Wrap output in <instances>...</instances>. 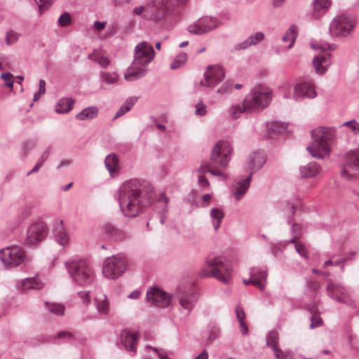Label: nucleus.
Returning a JSON list of instances; mask_svg holds the SVG:
<instances>
[{
	"label": "nucleus",
	"mask_w": 359,
	"mask_h": 359,
	"mask_svg": "<svg viewBox=\"0 0 359 359\" xmlns=\"http://www.w3.org/2000/svg\"><path fill=\"white\" fill-rule=\"evenodd\" d=\"M103 231L107 235L115 239L120 238L122 234L121 230L109 222L104 224Z\"/></svg>",
	"instance_id": "c03bdc74"
},
{
	"label": "nucleus",
	"mask_w": 359,
	"mask_h": 359,
	"mask_svg": "<svg viewBox=\"0 0 359 359\" xmlns=\"http://www.w3.org/2000/svg\"><path fill=\"white\" fill-rule=\"evenodd\" d=\"M146 8H147V2L145 3V5L135 6L133 9L132 13L134 15L142 16V18H144V13L146 12Z\"/></svg>",
	"instance_id": "052dcab7"
},
{
	"label": "nucleus",
	"mask_w": 359,
	"mask_h": 359,
	"mask_svg": "<svg viewBox=\"0 0 359 359\" xmlns=\"http://www.w3.org/2000/svg\"><path fill=\"white\" fill-rule=\"evenodd\" d=\"M264 38V34L262 32H257L250 35L247 39L238 43L234 46L235 50H245L248 48L255 46L261 42Z\"/></svg>",
	"instance_id": "393cba45"
},
{
	"label": "nucleus",
	"mask_w": 359,
	"mask_h": 359,
	"mask_svg": "<svg viewBox=\"0 0 359 359\" xmlns=\"http://www.w3.org/2000/svg\"><path fill=\"white\" fill-rule=\"evenodd\" d=\"M317 93L315 86L311 81H302L297 83L293 88L292 98L296 101L316 97Z\"/></svg>",
	"instance_id": "f3484780"
},
{
	"label": "nucleus",
	"mask_w": 359,
	"mask_h": 359,
	"mask_svg": "<svg viewBox=\"0 0 359 359\" xmlns=\"http://www.w3.org/2000/svg\"><path fill=\"white\" fill-rule=\"evenodd\" d=\"M322 169L316 162H309L299 167V174L302 178H311L318 175Z\"/></svg>",
	"instance_id": "a878e982"
},
{
	"label": "nucleus",
	"mask_w": 359,
	"mask_h": 359,
	"mask_svg": "<svg viewBox=\"0 0 359 359\" xmlns=\"http://www.w3.org/2000/svg\"><path fill=\"white\" fill-rule=\"evenodd\" d=\"M212 168L213 167H212L211 163L205 162V163H202L200 165V166L196 169L195 172H197L198 175H203L206 172L211 173Z\"/></svg>",
	"instance_id": "864d4df0"
},
{
	"label": "nucleus",
	"mask_w": 359,
	"mask_h": 359,
	"mask_svg": "<svg viewBox=\"0 0 359 359\" xmlns=\"http://www.w3.org/2000/svg\"><path fill=\"white\" fill-rule=\"evenodd\" d=\"M104 163L107 169L111 175L116 172L118 166V158L114 154H109L104 160Z\"/></svg>",
	"instance_id": "a19ab883"
},
{
	"label": "nucleus",
	"mask_w": 359,
	"mask_h": 359,
	"mask_svg": "<svg viewBox=\"0 0 359 359\" xmlns=\"http://www.w3.org/2000/svg\"><path fill=\"white\" fill-rule=\"evenodd\" d=\"M65 268L75 284L86 286L94 280L95 272L85 259H72L65 262Z\"/></svg>",
	"instance_id": "20e7f679"
},
{
	"label": "nucleus",
	"mask_w": 359,
	"mask_h": 359,
	"mask_svg": "<svg viewBox=\"0 0 359 359\" xmlns=\"http://www.w3.org/2000/svg\"><path fill=\"white\" fill-rule=\"evenodd\" d=\"M211 175L218 177L222 180H225L227 178V175L219 168H214L211 171Z\"/></svg>",
	"instance_id": "774afa93"
},
{
	"label": "nucleus",
	"mask_w": 359,
	"mask_h": 359,
	"mask_svg": "<svg viewBox=\"0 0 359 359\" xmlns=\"http://www.w3.org/2000/svg\"><path fill=\"white\" fill-rule=\"evenodd\" d=\"M271 90L266 86L254 87L244 98L247 109L255 111L266 107L271 101Z\"/></svg>",
	"instance_id": "423d86ee"
},
{
	"label": "nucleus",
	"mask_w": 359,
	"mask_h": 359,
	"mask_svg": "<svg viewBox=\"0 0 359 359\" xmlns=\"http://www.w3.org/2000/svg\"><path fill=\"white\" fill-rule=\"evenodd\" d=\"M357 171H359V149L351 150L344 155L341 175L348 179L355 176Z\"/></svg>",
	"instance_id": "4468645a"
},
{
	"label": "nucleus",
	"mask_w": 359,
	"mask_h": 359,
	"mask_svg": "<svg viewBox=\"0 0 359 359\" xmlns=\"http://www.w3.org/2000/svg\"><path fill=\"white\" fill-rule=\"evenodd\" d=\"M176 295L180 306V311L183 314L184 318L188 317L197 300L195 289L193 287L180 288Z\"/></svg>",
	"instance_id": "9b49d317"
},
{
	"label": "nucleus",
	"mask_w": 359,
	"mask_h": 359,
	"mask_svg": "<svg viewBox=\"0 0 359 359\" xmlns=\"http://www.w3.org/2000/svg\"><path fill=\"white\" fill-rule=\"evenodd\" d=\"M252 174L250 173L245 179L238 180L232 185V191L235 198L239 201L246 193L250 187Z\"/></svg>",
	"instance_id": "4be33fe9"
},
{
	"label": "nucleus",
	"mask_w": 359,
	"mask_h": 359,
	"mask_svg": "<svg viewBox=\"0 0 359 359\" xmlns=\"http://www.w3.org/2000/svg\"><path fill=\"white\" fill-rule=\"evenodd\" d=\"M225 77L224 69L219 65L208 66L204 73V79L199 82L201 86L213 88Z\"/></svg>",
	"instance_id": "dca6fc26"
},
{
	"label": "nucleus",
	"mask_w": 359,
	"mask_h": 359,
	"mask_svg": "<svg viewBox=\"0 0 359 359\" xmlns=\"http://www.w3.org/2000/svg\"><path fill=\"white\" fill-rule=\"evenodd\" d=\"M55 238L56 241L62 246H65L69 243V238L63 227L60 224L55 230Z\"/></svg>",
	"instance_id": "79ce46f5"
},
{
	"label": "nucleus",
	"mask_w": 359,
	"mask_h": 359,
	"mask_svg": "<svg viewBox=\"0 0 359 359\" xmlns=\"http://www.w3.org/2000/svg\"><path fill=\"white\" fill-rule=\"evenodd\" d=\"M309 310L312 314L311 317L310 328L314 329L321 325L323 324V320L319 316L318 304L316 303L315 305L309 308Z\"/></svg>",
	"instance_id": "f704fd0d"
},
{
	"label": "nucleus",
	"mask_w": 359,
	"mask_h": 359,
	"mask_svg": "<svg viewBox=\"0 0 359 359\" xmlns=\"http://www.w3.org/2000/svg\"><path fill=\"white\" fill-rule=\"evenodd\" d=\"M128 269V260L125 255L117 254L107 257L103 263L102 274L108 278L115 280L121 276Z\"/></svg>",
	"instance_id": "1a4fd4ad"
},
{
	"label": "nucleus",
	"mask_w": 359,
	"mask_h": 359,
	"mask_svg": "<svg viewBox=\"0 0 359 359\" xmlns=\"http://www.w3.org/2000/svg\"><path fill=\"white\" fill-rule=\"evenodd\" d=\"M357 24L353 15L341 14L337 15L330 24L329 32L332 38L346 37L354 29Z\"/></svg>",
	"instance_id": "6e6552de"
},
{
	"label": "nucleus",
	"mask_w": 359,
	"mask_h": 359,
	"mask_svg": "<svg viewBox=\"0 0 359 359\" xmlns=\"http://www.w3.org/2000/svg\"><path fill=\"white\" fill-rule=\"evenodd\" d=\"M18 34L16 32L11 30L6 33V43L7 45L13 44L14 43H15L18 41Z\"/></svg>",
	"instance_id": "bf43d9fd"
},
{
	"label": "nucleus",
	"mask_w": 359,
	"mask_h": 359,
	"mask_svg": "<svg viewBox=\"0 0 359 359\" xmlns=\"http://www.w3.org/2000/svg\"><path fill=\"white\" fill-rule=\"evenodd\" d=\"M292 233L294 234V237L290 240V242L295 243L296 251L300 255L305 257L306 255V252L304 250V247L302 244L296 243V241H295L296 238L298 237L300 234L299 225H297V224H293L292 226Z\"/></svg>",
	"instance_id": "ea45409f"
},
{
	"label": "nucleus",
	"mask_w": 359,
	"mask_h": 359,
	"mask_svg": "<svg viewBox=\"0 0 359 359\" xmlns=\"http://www.w3.org/2000/svg\"><path fill=\"white\" fill-rule=\"evenodd\" d=\"M74 104V100L72 98L62 97L55 104V111L57 114H67L72 110Z\"/></svg>",
	"instance_id": "c756f323"
},
{
	"label": "nucleus",
	"mask_w": 359,
	"mask_h": 359,
	"mask_svg": "<svg viewBox=\"0 0 359 359\" xmlns=\"http://www.w3.org/2000/svg\"><path fill=\"white\" fill-rule=\"evenodd\" d=\"M44 304L50 313L57 316L64 315L65 306L62 304L57 303H49L48 302H45Z\"/></svg>",
	"instance_id": "a18cd8bd"
},
{
	"label": "nucleus",
	"mask_w": 359,
	"mask_h": 359,
	"mask_svg": "<svg viewBox=\"0 0 359 359\" xmlns=\"http://www.w3.org/2000/svg\"><path fill=\"white\" fill-rule=\"evenodd\" d=\"M195 113L196 115L200 116L205 115V114L207 113L205 104H204L203 102L198 103L196 105Z\"/></svg>",
	"instance_id": "680f3d73"
},
{
	"label": "nucleus",
	"mask_w": 359,
	"mask_h": 359,
	"mask_svg": "<svg viewBox=\"0 0 359 359\" xmlns=\"http://www.w3.org/2000/svg\"><path fill=\"white\" fill-rule=\"evenodd\" d=\"M206 265L210 269H202L199 272L201 277H214L219 282L229 284L231 278L232 266L231 262L224 257H208Z\"/></svg>",
	"instance_id": "39448f33"
},
{
	"label": "nucleus",
	"mask_w": 359,
	"mask_h": 359,
	"mask_svg": "<svg viewBox=\"0 0 359 359\" xmlns=\"http://www.w3.org/2000/svg\"><path fill=\"white\" fill-rule=\"evenodd\" d=\"M311 46L313 49H315V50L319 49V50H322L324 51L326 50H334L337 48V45L334 43H332V44L323 43V44H320V45L312 43Z\"/></svg>",
	"instance_id": "4d7b16f0"
},
{
	"label": "nucleus",
	"mask_w": 359,
	"mask_h": 359,
	"mask_svg": "<svg viewBox=\"0 0 359 359\" xmlns=\"http://www.w3.org/2000/svg\"><path fill=\"white\" fill-rule=\"evenodd\" d=\"M100 77L102 81L108 85L116 83L119 79V76L116 72H100Z\"/></svg>",
	"instance_id": "37998d69"
},
{
	"label": "nucleus",
	"mask_w": 359,
	"mask_h": 359,
	"mask_svg": "<svg viewBox=\"0 0 359 359\" xmlns=\"http://www.w3.org/2000/svg\"><path fill=\"white\" fill-rule=\"evenodd\" d=\"M78 296L81 299L83 304H88L90 302L91 298L88 292H78Z\"/></svg>",
	"instance_id": "e2e57ef3"
},
{
	"label": "nucleus",
	"mask_w": 359,
	"mask_h": 359,
	"mask_svg": "<svg viewBox=\"0 0 359 359\" xmlns=\"http://www.w3.org/2000/svg\"><path fill=\"white\" fill-rule=\"evenodd\" d=\"M169 203V198L165 196V193H161L158 196L157 204L160 206V214H161V223L163 224L165 221V215L168 212V204Z\"/></svg>",
	"instance_id": "4c0bfd02"
},
{
	"label": "nucleus",
	"mask_w": 359,
	"mask_h": 359,
	"mask_svg": "<svg viewBox=\"0 0 359 359\" xmlns=\"http://www.w3.org/2000/svg\"><path fill=\"white\" fill-rule=\"evenodd\" d=\"M210 215L215 230H217L220 226L222 219L224 217V212L220 208H213L210 210Z\"/></svg>",
	"instance_id": "72a5a7b5"
},
{
	"label": "nucleus",
	"mask_w": 359,
	"mask_h": 359,
	"mask_svg": "<svg viewBox=\"0 0 359 359\" xmlns=\"http://www.w3.org/2000/svg\"><path fill=\"white\" fill-rule=\"evenodd\" d=\"M51 152V148L50 147H47L43 153L41 154L40 157L38 158L37 161L43 165V163L48 158Z\"/></svg>",
	"instance_id": "0e129e2a"
},
{
	"label": "nucleus",
	"mask_w": 359,
	"mask_h": 359,
	"mask_svg": "<svg viewBox=\"0 0 359 359\" xmlns=\"http://www.w3.org/2000/svg\"><path fill=\"white\" fill-rule=\"evenodd\" d=\"M155 51L152 46L147 41L137 43L134 48V57L131 65L124 74L127 81H133L144 76L147 66L153 60Z\"/></svg>",
	"instance_id": "f03ea898"
},
{
	"label": "nucleus",
	"mask_w": 359,
	"mask_h": 359,
	"mask_svg": "<svg viewBox=\"0 0 359 359\" xmlns=\"http://www.w3.org/2000/svg\"><path fill=\"white\" fill-rule=\"evenodd\" d=\"M250 276L252 279H257L261 285H263V290L267 283L268 273L266 270H259L257 268L250 269Z\"/></svg>",
	"instance_id": "473e14b6"
},
{
	"label": "nucleus",
	"mask_w": 359,
	"mask_h": 359,
	"mask_svg": "<svg viewBox=\"0 0 359 359\" xmlns=\"http://www.w3.org/2000/svg\"><path fill=\"white\" fill-rule=\"evenodd\" d=\"M278 336L276 332H270L266 337V343L273 348L275 356L279 359H292V355L290 352H284L278 348Z\"/></svg>",
	"instance_id": "412c9836"
},
{
	"label": "nucleus",
	"mask_w": 359,
	"mask_h": 359,
	"mask_svg": "<svg viewBox=\"0 0 359 359\" xmlns=\"http://www.w3.org/2000/svg\"><path fill=\"white\" fill-rule=\"evenodd\" d=\"M137 100V98L135 97H131L128 98L126 102L123 104V105L118 109V110L116 111V114L114 116V119L117 118L123 115H124L126 113L129 111L135 105Z\"/></svg>",
	"instance_id": "58836bf2"
},
{
	"label": "nucleus",
	"mask_w": 359,
	"mask_h": 359,
	"mask_svg": "<svg viewBox=\"0 0 359 359\" xmlns=\"http://www.w3.org/2000/svg\"><path fill=\"white\" fill-rule=\"evenodd\" d=\"M209 339L211 340L217 338L220 334L219 327L215 324H210L208 327Z\"/></svg>",
	"instance_id": "6e6d98bb"
},
{
	"label": "nucleus",
	"mask_w": 359,
	"mask_h": 359,
	"mask_svg": "<svg viewBox=\"0 0 359 359\" xmlns=\"http://www.w3.org/2000/svg\"><path fill=\"white\" fill-rule=\"evenodd\" d=\"M72 23L71 15L67 13H63L58 18V24L61 27H66Z\"/></svg>",
	"instance_id": "5fc2aeb1"
},
{
	"label": "nucleus",
	"mask_w": 359,
	"mask_h": 359,
	"mask_svg": "<svg viewBox=\"0 0 359 359\" xmlns=\"http://www.w3.org/2000/svg\"><path fill=\"white\" fill-rule=\"evenodd\" d=\"M48 233L47 226L43 221H36L30 225L27 229L25 244L36 245L43 241Z\"/></svg>",
	"instance_id": "2eb2a0df"
},
{
	"label": "nucleus",
	"mask_w": 359,
	"mask_h": 359,
	"mask_svg": "<svg viewBox=\"0 0 359 359\" xmlns=\"http://www.w3.org/2000/svg\"><path fill=\"white\" fill-rule=\"evenodd\" d=\"M25 259V254L19 247H7L0 250V261L6 267H15L20 265Z\"/></svg>",
	"instance_id": "f8f14e48"
},
{
	"label": "nucleus",
	"mask_w": 359,
	"mask_h": 359,
	"mask_svg": "<svg viewBox=\"0 0 359 359\" xmlns=\"http://www.w3.org/2000/svg\"><path fill=\"white\" fill-rule=\"evenodd\" d=\"M319 288V283L313 280H309L306 285V292L311 293V297H316L318 294V290Z\"/></svg>",
	"instance_id": "8fccbe9b"
},
{
	"label": "nucleus",
	"mask_w": 359,
	"mask_h": 359,
	"mask_svg": "<svg viewBox=\"0 0 359 359\" xmlns=\"http://www.w3.org/2000/svg\"><path fill=\"white\" fill-rule=\"evenodd\" d=\"M88 57L90 60L97 62L104 69L107 68L111 64L107 53L102 50H95L88 55Z\"/></svg>",
	"instance_id": "bb28decb"
},
{
	"label": "nucleus",
	"mask_w": 359,
	"mask_h": 359,
	"mask_svg": "<svg viewBox=\"0 0 359 359\" xmlns=\"http://www.w3.org/2000/svg\"><path fill=\"white\" fill-rule=\"evenodd\" d=\"M98 108L95 106H92L83 109L80 113L76 114V118L80 121L93 119L98 115Z\"/></svg>",
	"instance_id": "2f4dec72"
},
{
	"label": "nucleus",
	"mask_w": 359,
	"mask_h": 359,
	"mask_svg": "<svg viewBox=\"0 0 359 359\" xmlns=\"http://www.w3.org/2000/svg\"><path fill=\"white\" fill-rule=\"evenodd\" d=\"M330 57L331 55L330 53H324L318 54L313 57L312 63L316 74L323 75L325 73L332 63Z\"/></svg>",
	"instance_id": "aec40b11"
},
{
	"label": "nucleus",
	"mask_w": 359,
	"mask_h": 359,
	"mask_svg": "<svg viewBox=\"0 0 359 359\" xmlns=\"http://www.w3.org/2000/svg\"><path fill=\"white\" fill-rule=\"evenodd\" d=\"M267 127L269 130L273 132L274 133H281L286 130L287 125L279 121H274L268 123Z\"/></svg>",
	"instance_id": "de8ad7c7"
},
{
	"label": "nucleus",
	"mask_w": 359,
	"mask_h": 359,
	"mask_svg": "<svg viewBox=\"0 0 359 359\" xmlns=\"http://www.w3.org/2000/svg\"><path fill=\"white\" fill-rule=\"evenodd\" d=\"M233 86V81L227 80L217 90V93L220 95H229L232 92Z\"/></svg>",
	"instance_id": "09e8293b"
},
{
	"label": "nucleus",
	"mask_w": 359,
	"mask_h": 359,
	"mask_svg": "<svg viewBox=\"0 0 359 359\" xmlns=\"http://www.w3.org/2000/svg\"><path fill=\"white\" fill-rule=\"evenodd\" d=\"M233 148L229 142L218 141L212 149L211 160L221 168H226L231 161Z\"/></svg>",
	"instance_id": "9d476101"
},
{
	"label": "nucleus",
	"mask_w": 359,
	"mask_h": 359,
	"mask_svg": "<svg viewBox=\"0 0 359 359\" xmlns=\"http://www.w3.org/2000/svg\"><path fill=\"white\" fill-rule=\"evenodd\" d=\"M312 143L306 149L316 158L323 159L330 153V146L335 138V130L332 128L319 127L311 132Z\"/></svg>",
	"instance_id": "7ed1b4c3"
},
{
	"label": "nucleus",
	"mask_w": 359,
	"mask_h": 359,
	"mask_svg": "<svg viewBox=\"0 0 359 359\" xmlns=\"http://www.w3.org/2000/svg\"><path fill=\"white\" fill-rule=\"evenodd\" d=\"M155 200L154 187L144 180L131 179L122 184L118 201L123 214L135 217L149 207Z\"/></svg>",
	"instance_id": "f257e3e1"
},
{
	"label": "nucleus",
	"mask_w": 359,
	"mask_h": 359,
	"mask_svg": "<svg viewBox=\"0 0 359 359\" xmlns=\"http://www.w3.org/2000/svg\"><path fill=\"white\" fill-rule=\"evenodd\" d=\"M147 348L152 349L155 353H157L159 359H169L166 351L161 348H152L149 346H147Z\"/></svg>",
	"instance_id": "338daca9"
},
{
	"label": "nucleus",
	"mask_w": 359,
	"mask_h": 359,
	"mask_svg": "<svg viewBox=\"0 0 359 359\" xmlns=\"http://www.w3.org/2000/svg\"><path fill=\"white\" fill-rule=\"evenodd\" d=\"M244 112H250L245 104V100H243L242 104H233L229 109V116L233 119L238 118Z\"/></svg>",
	"instance_id": "e433bc0d"
},
{
	"label": "nucleus",
	"mask_w": 359,
	"mask_h": 359,
	"mask_svg": "<svg viewBox=\"0 0 359 359\" xmlns=\"http://www.w3.org/2000/svg\"><path fill=\"white\" fill-rule=\"evenodd\" d=\"M53 2V0H39V9L40 15L50 7Z\"/></svg>",
	"instance_id": "13d9d810"
},
{
	"label": "nucleus",
	"mask_w": 359,
	"mask_h": 359,
	"mask_svg": "<svg viewBox=\"0 0 359 359\" xmlns=\"http://www.w3.org/2000/svg\"><path fill=\"white\" fill-rule=\"evenodd\" d=\"M266 162V158L263 154L254 153L249 157V168L253 171L259 170Z\"/></svg>",
	"instance_id": "7c9ffc66"
},
{
	"label": "nucleus",
	"mask_w": 359,
	"mask_h": 359,
	"mask_svg": "<svg viewBox=\"0 0 359 359\" xmlns=\"http://www.w3.org/2000/svg\"><path fill=\"white\" fill-rule=\"evenodd\" d=\"M185 0H147L144 19L158 22L167 15L170 7L176 4H184Z\"/></svg>",
	"instance_id": "0eeeda50"
},
{
	"label": "nucleus",
	"mask_w": 359,
	"mask_h": 359,
	"mask_svg": "<svg viewBox=\"0 0 359 359\" xmlns=\"http://www.w3.org/2000/svg\"><path fill=\"white\" fill-rule=\"evenodd\" d=\"M331 5V0H313V17L316 19L321 18L326 13Z\"/></svg>",
	"instance_id": "c85d7f7f"
},
{
	"label": "nucleus",
	"mask_w": 359,
	"mask_h": 359,
	"mask_svg": "<svg viewBox=\"0 0 359 359\" xmlns=\"http://www.w3.org/2000/svg\"><path fill=\"white\" fill-rule=\"evenodd\" d=\"M95 304L97 311L100 314H108L109 311V304L106 294L102 292H97L95 297Z\"/></svg>",
	"instance_id": "cd10ccee"
},
{
	"label": "nucleus",
	"mask_w": 359,
	"mask_h": 359,
	"mask_svg": "<svg viewBox=\"0 0 359 359\" xmlns=\"http://www.w3.org/2000/svg\"><path fill=\"white\" fill-rule=\"evenodd\" d=\"M326 290L328 296L337 302L348 304L351 302L348 290L339 284L330 281Z\"/></svg>",
	"instance_id": "6ab92c4d"
},
{
	"label": "nucleus",
	"mask_w": 359,
	"mask_h": 359,
	"mask_svg": "<svg viewBox=\"0 0 359 359\" xmlns=\"http://www.w3.org/2000/svg\"><path fill=\"white\" fill-rule=\"evenodd\" d=\"M297 36V29L296 26H290V28L285 32V34L282 37V41L283 42H289V44L287 46V49H290L293 46Z\"/></svg>",
	"instance_id": "c9c22d12"
},
{
	"label": "nucleus",
	"mask_w": 359,
	"mask_h": 359,
	"mask_svg": "<svg viewBox=\"0 0 359 359\" xmlns=\"http://www.w3.org/2000/svg\"><path fill=\"white\" fill-rule=\"evenodd\" d=\"M220 25L221 22L216 18L205 16L189 25L188 31L191 34L201 35L216 29Z\"/></svg>",
	"instance_id": "ddd939ff"
},
{
	"label": "nucleus",
	"mask_w": 359,
	"mask_h": 359,
	"mask_svg": "<svg viewBox=\"0 0 359 359\" xmlns=\"http://www.w3.org/2000/svg\"><path fill=\"white\" fill-rule=\"evenodd\" d=\"M198 184L201 188H208L210 187V182L208 179L202 175H198Z\"/></svg>",
	"instance_id": "69168bd1"
},
{
	"label": "nucleus",
	"mask_w": 359,
	"mask_h": 359,
	"mask_svg": "<svg viewBox=\"0 0 359 359\" xmlns=\"http://www.w3.org/2000/svg\"><path fill=\"white\" fill-rule=\"evenodd\" d=\"M121 344L126 350L136 352V344L138 340L137 333L128 330H123L121 334Z\"/></svg>",
	"instance_id": "5701e85b"
},
{
	"label": "nucleus",
	"mask_w": 359,
	"mask_h": 359,
	"mask_svg": "<svg viewBox=\"0 0 359 359\" xmlns=\"http://www.w3.org/2000/svg\"><path fill=\"white\" fill-rule=\"evenodd\" d=\"M43 283L38 276L34 278H27L17 282L16 287L20 291H26L27 290H41L43 287Z\"/></svg>",
	"instance_id": "b1692460"
},
{
	"label": "nucleus",
	"mask_w": 359,
	"mask_h": 359,
	"mask_svg": "<svg viewBox=\"0 0 359 359\" xmlns=\"http://www.w3.org/2000/svg\"><path fill=\"white\" fill-rule=\"evenodd\" d=\"M341 126L348 127L354 135H358L359 133V122L355 119L344 122L341 124Z\"/></svg>",
	"instance_id": "603ef678"
},
{
	"label": "nucleus",
	"mask_w": 359,
	"mask_h": 359,
	"mask_svg": "<svg viewBox=\"0 0 359 359\" xmlns=\"http://www.w3.org/2000/svg\"><path fill=\"white\" fill-rule=\"evenodd\" d=\"M0 78L4 81L5 86L9 88L10 89H13L14 83V76L11 72L2 73L0 76Z\"/></svg>",
	"instance_id": "3c124183"
},
{
	"label": "nucleus",
	"mask_w": 359,
	"mask_h": 359,
	"mask_svg": "<svg viewBox=\"0 0 359 359\" xmlns=\"http://www.w3.org/2000/svg\"><path fill=\"white\" fill-rule=\"evenodd\" d=\"M171 298L170 294L156 287L150 288L146 295L147 301L149 303L162 308L170 305Z\"/></svg>",
	"instance_id": "a211bd4d"
},
{
	"label": "nucleus",
	"mask_w": 359,
	"mask_h": 359,
	"mask_svg": "<svg viewBox=\"0 0 359 359\" xmlns=\"http://www.w3.org/2000/svg\"><path fill=\"white\" fill-rule=\"evenodd\" d=\"M187 60V55L185 53H181L174 59L170 65L172 69H177L184 65Z\"/></svg>",
	"instance_id": "49530a36"
}]
</instances>
